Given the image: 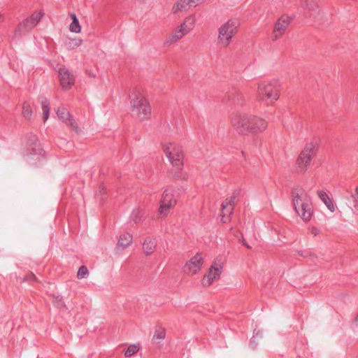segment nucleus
<instances>
[{
    "instance_id": "obj_17",
    "label": "nucleus",
    "mask_w": 358,
    "mask_h": 358,
    "mask_svg": "<svg viewBox=\"0 0 358 358\" xmlns=\"http://www.w3.org/2000/svg\"><path fill=\"white\" fill-rule=\"evenodd\" d=\"M189 7H193L191 0H178L173 4L172 11L174 14H176L179 11L187 10Z\"/></svg>"
},
{
    "instance_id": "obj_30",
    "label": "nucleus",
    "mask_w": 358,
    "mask_h": 358,
    "mask_svg": "<svg viewBox=\"0 0 358 358\" xmlns=\"http://www.w3.org/2000/svg\"><path fill=\"white\" fill-rule=\"evenodd\" d=\"M138 350V347L136 345H130L125 350H124V356L129 357L136 353Z\"/></svg>"
},
{
    "instance_id": "obj_29",
    "label": "nucleus",
    "mask_w": 358,
    "mask_h": 358,
    "mask_svg": "<svg viewBox=\"0 0 358 358\" xmlns=\"http://www.w3.org/2000/svg\"><path fill=\"white\" fill-rule=\"evenodd\" d=\"M143 215L144 212L142 209H136L132 212L131 218L135 223H137L141 220Z\"/></svg>"
},
{
    "instance_id": "obj_32",
    "label": "nucleus",
    "mask_w": 358,
    "mask_h": 358,
    "mask_svg": "<svg viewBox=\"0 0 358 358\" xmlns=\"http://www.w3.org/2000/svg\"><path fill=\"white\" fill-rule=\"evenodd\" d=\"M22 114L25 118L29 120L31 118L32 115V110L28 104H24L22 108Z\"/></svg>"
},
{
    "instance_id": "obj_38",
    "label": "nucleus",
    "mask_w": 358,
    "mask_h": 358,
    "mask_svg": "<svg viewBox=\"0 0 358 358\" xmlns=\"http://www.w3.org/2000/svg\"><path fill=\"white\" fill-rule=\"evenodd\" d=\"M352 198L354 199V209L358 211V201L356 199V196L355 195H352Z\"/></svg>"
},
{
    "instance_id": "obj_36",
    "label": "nucleus",
    "mask_w": 358,
    "mask_h": 358,
    "mask_svg": "<svg viewBox=\"0 0 358 358\" xmlns=\"http://www.w3.org/2000/svg\"><path fill=\"white\" fill-rule=\"evenodd\" d=\"M310 234L312 235H313L314 236H317L320 233V231L318 228L317 227H312L310 229Z\"/></svg>"
},
{
    "instance_id": "obj_23",
    "label": "nucleus",
    "mask_w": 358,
    "mask_h": 358,
    "mask_svg": "<svg viewBox=\"0 0 358 358\" xmlns=\"http://www.w3.org/2000/svg\"><path fill=\"white\" fill-rule=\"evenodd\" d=\"M228 97H229V99L232 103L237 102L240 105H242L243 103V99H244L243 95L239 91L233 90L232 92H229Z\"/></svg>"
},
{
    "instance_id": "obj_37",
    "label": "nucleus",
    "mask_w": 358,
    "mask_h": 358,
    "mask_svg": "<svg viewBox=\"0 0 358 358\" xmlns=\"http://www.w3.org/2000/svg\"><path fill=\"white\" fill-rule=\"evenodd\" d=\"M206 0H191L193 7L205 2Z\"/></svg>"
},
{
    "instance_id": "obj_19",
    "label": "nucleus",
    "mask_w": 358,
    "mask_h": 358,
    "mask_svg": "<svg viewBox=\"0 0 358 358\" xmlns=\"http://www.w3.org/2000/svg\"><path fill=\"white\" fill-rule=\"evenodd\" d=\"M31 18H27L23 22H22L17 27L15 34H21L22 32L28 31L32 29L36 24L33 23Z\"/></svg>"
},
{
    "instance_id": "obj_27",
    "label": "nucleus",
    "mask_w": 358,
    "mask_h": 358,
    "mask_svg": "<svg viewBox=\"0 0 358 358\" xmlns=\"http://www.w3.org/2000/svg\"><path fill=\"white\" fill-rule=\"evenodd\" d=\"M239 191H236L234 192L233 195L229 198H227L222 203V207L224 209H226L227 207L230 206L233 207L234 205L235 199L238 194Z\"/></svg>"
},
{
    "instance_id": "obj_14",
    "label": "nucleus",
    "mask_w": 358,
    "mask_h": 358,
    "mask_svg": "<svg viewBox=\"0 0 358 358\" xmlns=\"http://www.w3.org/2000/svg\"><path fill=\"white\" fill-rule=\"evenodd\" d=\"M56 113L58 117L65 124L70 126L74 131H78V125L66 108L64 107H59L57 108Z\"/></svg>"
},
{
    "instance_id": "obj_24",
    "label": "nucleus",
    "mask_w": 358,
    "mask_h": 358,
    "mask_svg": "<svg viewBox=\"0 0 358 358\" xmlns=\"http://www.w3.org/2000/svg\"><path fill=\"white\" fill-rule=\"evenodd\" d=\"M71 17L72 19V22L69 26V29L71 32L73 33H80L81 31V27L79 24L78 20L76 15L74 13H71Z\"/></svg>"
},
{
    "instance_id": "obj_12",
    "label": "nucleus",
    "mask_w": 358,
    "mask_h": 358,
    "mask_svg": "<svg viewBox=\"0 0 358 358\" xmlns=\"http://www.w3.org/2000/svg\"><path fill=\"white\" fill-rule=\"evenodd\" d=\"M290 20L288 17L282 16L276 22L273 33V41H276L280 37L289 25Z\"/></svg>"
},
{
    "instance_id": "obj_6",
    "label": "nucleus",
    "mask_w": 358,
    "mask_h": 358,
    "mask_svg": "<svg viewBox=\"0 0 358 358\" xmlns=\"http://www.w3.org/2000/svg\"><path fill=\"white\" fill-rule=\"evenodd\" d=\"M163 150L169 162L175 166L182 165L183 152L180 145L169 143L163 145Z\"/></svg>"
},
{
    "instance_id": "obj_20",
    "label": "nucleus",
    "mask_w": 358,
    "mask_h": 358,
    "mask_svg": "<svg viewBox=\"0 0 358 358\" xmlns=\"http://www.w3.org/2000/svg\"><path fill=\"white\" fill-rule=\"evenodd\" d=\"M132 236L129 233H125L120 236L117 246L124 249L132 243Z\"/></svg>"
},
{
    "instance_id": "obj_26",
    "label": "nucleus",
    "mask_w": 358,
    "mask_h": 358,
    "mask_svg": "<svg viewBox=\"0 0 358 358\" xmlns=\"http://www.w3.org/2000/svg\"><path fill=\"white\" fill-rule=\"evenodd\" d=\"M166 336V330L162 327H158L155 331V334L152 338L153 342H157L156 340H163Z\"/></svg>"
},
{
    "instance_id": "obj_18",
    "label": "nucleus",
    "mask_w": 358,
    "mask_h": 358,
    "mask_svg": "<svg viewBox=\"0 0 358 358\" xmlns=\"http://www.w3.org/2000/svg\"><path fill=\"white\" fill-rule=\"evenodd\" d=\"M317 195L331 212L333 213L335 211V206L333 200L329 198L328 194L324 190H317Z\"/></svg>"
},
{
    "instance_id": "obj_40",
    "label": "nucleus",
    "mask_w": 358,
    "mask_h": 358,
    "mask_svg": "<svg viewBox=\"0 0 358 358\" xmlns=\"http://www.w3.org/2000/svg\"><path fill=\"white\" fill-rule=\"evenodd\" d=\"M355 322L358 325V313H357V316L355 317Z\"/></svg>"
},
{
    "instance_id": "obj_39",
    "label": "nucleus",
    "mask_w": 358,
    "mask_h": 358,
    "mask_svg": "<svg viewBox=\"0 0 358 358\" xmlns=\"http://www.w3.org/2000/svg\"><path fill=\"white\" fill-rule=\"evenodd\" d=\"M243 244L247 248H251L250 245H249L244 240L242 241Z\"/></svg>"
},
{
    "instance_id": "obj_13",
    "label": "nucleus",
    "mask_w": 358,
    "mask_h": 358,
    "mask_svg": "<svg viewBox=\"0 0 358 358\" xmlns=\"http://www.w3.org/2000/svg\"><path fill=\"white\" fill-rule=\"evenodd\" d=\"M58 73L61 85L64 89L68 90L74 85L75 78L66 68H59Z\"/></svg>"
},
{
    "instance_id": "obj_9",
    "label": "nucleus",
    "mask_w": 358,
    "mask_h": 358,
    "mask_svg": "<svg viewBox=\"0 0 358 358\" xmlns=\"http://www.w3.org/2000/svg\"><path fill=\"white\" fill-rule=\"evenodd\" d=\"M176 203V201L173 199V194L171 190L166 189L163 194L161 203L159 208V213L161 215L166 216L169 209L173 207Z\"/></svg>"
},
{
    "instance_id": "obj_28",
    "label": "nucleus",
    "mask_w": 358,
    "mask_h": 358,
    "mask_svg": "<svg viewBox=\"0 0 358 358\" xmlns=\"http://www.w3.org/2000/svg\"><path fill=\"white\" fill-rule=\"evenodd\" d=\"M234 208L228 206L226 208V209H224L223 207H222V222L224 223H226L229 220V217L233 213Z\"/></svg>"
},
{
    "instance_id": "obj_11",
    "label": "nucleus",
    "mask_w": 358,
    "mask_h": 358,
    "mask_svg": "<svg viewBox=\"0 0 358 358\" xmlns=\"http://www.w3.org/2000/svg\"><path fill=\"white\" fill-rule=\"evenodd\" d=\"M202 265L203 257L201 254L197 253L185 264L184 271L185 273L195 274L201 269Z\"/></svg>"
},
{
    "instance_id": "obj_21",
    "label": "nucleus",
    "mask_w": 358,
    "mask_h": 358,
    "mask_svg": "<svg viewBox=\"0 0 358 358\" xmlns=\"http://www.w3.org/2000/svg\"><path fill=\"white\" fill-rule=\"evenodd\" d=\"M195 21V16L189 15L185 19L184 22L179 27L189 33L194 27Z\"/></svg>"
},
{
    "instance_id": "obj_35",
    "label": "nucleus",
    "mask_w": 358,
    "mask_h": 358,
    "mask_svg": "<svg viewBox=\"0 0 358 358\" xmlns=\"http://www.w3.org/2000/svg\"><path fill=\"white\" fill-rule=\"evenodd\" d=\"M55 306H57L58 308L62 309L65 308L66 309V305L64 304V302L62 299H58L55 302Z\"/></svg>"
},
{
    "instance_id": "obj_5",
    "label": "nucleus",
    "mask_w": 358,
    "mask_h": 358,
    "mask_svg": "<svg viewBox=\"0 0 358 358\" xmlns=\"http://www.w3.org/2000/svg\"><path fill=\"white\" fill-rule=\"evenodd\" d=\"M259 99L264 102H273L279 98V83L277 80L264 81L259 84Z\"/></svg>"
},
{
    "instance_id": "obj_7",
    "label": "nucleus",
    "mask_w": 358,
    "mask_h": 358,
    "mask_svg": "<svg viewBox=\"0 0 358 358\" xmlns=\"http://www.w3.org/2000/svg\"><path fill=\"white\" fill-rule=\"evenodd\" d=\"M316 152V145L313 143H307L303 150L300 153L297 159V165L301 172H305L307 167L310 164L313 157Z\"/></svg>"
},
{
    "instance_id": "obj_22",
    "label": "nucleus",
    "mask_w": 358,
    "mask_h": 358,
    "mask_svg": "<svg viewBox=\"0 0 358 358\" xmlns=\"http://www.w3.org/2000/svg\"><path fill=\"white\" fill-rule=\"evenodd\" d=\"M40 102L43 112V120L45 122L50 115V101L45 97L41 96Z\"/></svg>"
},
{
    "instance_id": "obj_31",
    "label": "nucleus",
    "mask_w": 358,
    "mask_h": 358,
    "mask_svg": "<svg viewBox=\"0 0 358 358\" xmlns=\"http://www.w3.org/2000/svg\"><path fill=\"white\" fill-rule=\"evenodd\" d=\"M89 271L85 266H81L78 271L77 276L79 279H83L87 277L88 275Z\"/></svg>"
},
{
    "instance_id": "obj_4",
    "label": "nucleus",
    "mask_w": 358,
    "mask_h": 358,
    "mask_svg": "<svg viewBox=\"0 0 358 358\" xmlns=\"http://www.w3.org/2000/svg\"><path fill=\"white\" fill-rule=\"evenodd\" d=\"M132 115L141 121L148 119L151 114L150 104L140 92H134L131 96Z\"/></svg>"
},
{
    "instance_id": "obj_3",
    "label": "nucleus",
    "mask_w": 358,
    "mask_h": 358,
    "mask_svg": "<svg viewBox=\"0 0 358 358\" xmlns=\"http://www.w3.org/2000/svg\"><path fill=\"white\" fill-rule=\"evenodd\" d=\"M239 22L236 19H229L218 28L217 43L220 48H227L233 38L238 33Z\"/></svg>"
},
{
    "instance_id": "obj_1",
    "label": "nucleus",
    "mask_w": 358,
    "mask_h": 358,
    "mask_svg": "<svg viewBox=\"0 0 358 358\" xmlns=\"http://www.w3.org/2000/svg\"><path fill=\"white\" fill-rule=\"evenodd\" d=\"M231 122L237 132L242 135L262 132L268 126L267 122L264 119L242 112L233 113L231 117Z\"/></svg>"
},
{
    "instance_id": "obj_34",
    "label": "nucleus",
    "mask_w": 358,
    "mask_h": 358,
    "mask_svg": "<svg viewBox=\"0 0 358 358\" xmlns=\"http://www.w3.org/2000/svg\"><path fill=\"white\" fill-rule=\"evenodd\" d=\"M258 336L262 337V335L259 334V331L256 332L255 330L254 331V336H253V337L250 340V344L252 346V348H255L257 345L255 339H256V337Z\"/></svg>"
},
{
    "instance_id": "obj_42",
    "label": "nucleus",
    "mask_w": 358,
    "mask_h": 358,
    "mask_svg": "<svg viewBox=\"0 0 358 358\" xmlns=\"http://www.w3.org/2000/svg\"><path fill=\"white\" fill-rule=\"evenodd\" d=\"M355 192H356V195L358 196V185L356 187Z\"/></svg>"
},
{
    "instance_id": "obj_2",
    "label": "nucleus",
    "mask_w": 358,
    "mask_h": 358,
    "mask_svg": "<svg viewBox=\"0 0 358 358\" xmlns=\"http://www.w3.org/2000/svg\"><path fill=\"white\" fill-rule=\"evenodd\" d=\"M292 203L296 214L304 221L308 222L313 215L312 202L309 195L300 187L292 191Z\"/></svg>"
},
{
    "instance_id": "obj_8",
    "label": "nucleus",
    "mask_w": 358,
    "mask_h": 358,
    "mask_svg": "<svg viewBox=\"0 0 358 358\" xmlns=\"http://www.w3.org/2000/svg\"><path fill=\"white\" fill-rule=\"evenodd\" d=\"M43 150L38 141L37 137L33 134H30L28 136V140L27 142V150L25 155L28 157H36V159L40 160L42 155Z\"/></svg>"
},
{
    "instance_id": "obj_41",
    "label": "nucleus",
    "mask_w": 358,
    "mask_h": 358,
    "mask_svg": "<svg viewBox=\"0 0 358 358\" xmlns=\"http://www.w3.org/2000/svg\"><path fill=\"white\" fill-rule=\"evenodd\" d=\"M3 20V17L1 15V13H0V22H2Z\"/></svg>"
},
{
    "instance_id": "obj_16",
    "label": "nucleus",
    "mask_w": 358,
    "mask_h": 358,
    "mask_svg": "<svg viewBox=\"0 0 358 358\" xmlns=\"http://www.w3.org/2000/svg\"><path fill=\"white\" fill-rule=\"evenodd\" d=\"M188 33L185 30L178 27L173 32L166 38L164 41V45H170L172 43L176 42L177 41L181 39L184 36L187 34Z\"/></svg>"
},
{
    "instance_id": "obj_25",
    "label": "nucleus",
    "mask_w": 358,
    "mask_h": 358,
    "mask_svg": "<svg viewBox=\"0 0 358 358\" xmlns=\"http://www.w3.org/2000/svg\"><path fill=\"white\" fill-rule=\"evenodd\" d=\"M157 243L155 241L148 240L146 239L143 242V250L144 252L148 255H150L153 252L154 249L155 248Z\"/></svg>"
},
{
    "instance_id": "obj_15",
    "label": "nucleus",
    "mask_w": 358,
    "mask_h": 358,
    "mask_svg": "<svg viewBox=\"0 0 358 358\" xmlns=\"http://www.w3.org/2000/svg\"><path fill=\"white\" fill-rule=\"evenodd\" d=\"M301 6L306 15H309L315 19L318 18L320 15V10H319L316 0H303Z\"/></svg>"
},
{
    "instance_id": "obj_33",
    "label": "nucleus",
    "mask_w": 358,
    "mask_h": 358,
    "mask_svg": "<svg viewBox=\"0 0 358 358\" xmlns=\"http://www.w3.org/2000/svg\"><path fill=\"white\" fill-rule=\"evenodd\" d=\"M43 16L42 13H34L30 17L31 21H33V23H35L36 24H38V22L41 20V17Z\"/></svg>"
},
{
    "instance_id": "obj_10",
    "label": "nucleus",
    "mask_w": 358,
    "mask_h": 358,
    "mask_svg": "<svg viewBox=\"0 0 358 358\" xmlns=\"http://www.w3.org/2000/svg\"><path fill=\"white\" fill-rule=\"evenodd\" d=\"M222 272V266L220 264L214 263L208 269V273L203 276L201 283L203 286L207 287L217 280Z\"/></svg>"
}]
</instances>
